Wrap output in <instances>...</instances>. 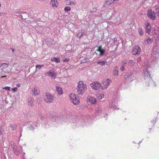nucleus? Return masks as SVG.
<instances>
[{"instance_id": "obj_48", "label": "nucleus", "mask_w": 159, "mask_h": 159, "mask_svg": "<svg viewBox=\"0 0 159 159\" xmlns=\"http://www.w3.org/2000/svg\"><path fill=\"white\" fill-rule=\"evenodd\" d=\"M16 85L17 87H19L20 86V84H16Z\"/></svg>"}, {"instance_id": "obj_49", "label": "nucleus", "mask_w": 159, "mask_h": 159, "mask_svg": "<svg viewBox=\"0 0 159 159\" xmlns=\"http://www.w3.org/2000/svg\"><path fill=\"white\" fill-rule=\"evenodd\" d=\"M11 50H12V52H14V51H15V50H14V49L12 48H11Z\"/></svg>"}, {"instance_id": "obj_56", "label": "nucleus", "mask_w": 159, "mask_h": 159, "mask_svg": "<svg viewBox=\"0 0 159 159\" xmlns=\"http://www.w3.org/2000/svg\"><path fill=\"white\" fill-rule=\"evenodd\" d=\"M1 3H0V7H1Z\"/></svg>"}, {"instance_id": "obj_12", "label": "nucleus", "mask_w": 159, "mask_h": 159, "mask_svg": "<svg viewBox=\"0 0 159 159\" xmlns=\"http://www.w3.org/2000/svg\"><path fill=\"white\" fill-rule=\"evenodd\" d=\"M145 30L146 32V34H149L151 30V26L149 23L148 22H146L145 24Z\"/></svg>"}, {"instance_id": "obj_6", "label": "nucleus", "mask_w": 159, "mask_h": 159, "mask_svg": "<svg viewBox=\"0 0 159 159\" xmlns=\"http://www.w3.org/2000/svg\"><path fill=\"white\" fill-rule=\"evenodd\" d=\"M101 84L98 81H94L90 84V86L93 89L97 90L101 87Z\"/></svg>"}, {"instance_id": "obj_50", "label": "nucleus", "mask_w": 159, "mask_h": 159, "mask_svg": "<svg viewBox=\"0 0 159 159\" xmlns=\"http://www.w3.org/2000/svg\"><path fill=\"white\" fill-rule=\"evenodd\" d=\"M154 35H157V32H154Z\"/></svg>"}, {"instance_id": "obj_27", "label": "nucleus", "mask_w": 159, "mask_h": 159, "mask_svg": "<svg viewBox=\"0 0 159 159\" xmlns=\"http://www.w3.org/2000/svg\"><path fill=\"white\" fill-rule=\"evenodd\" d=\"M138 32L139 34L141 36H143V29L142 28H139L138 30Z\"/></svg>"}, {"instance_id": "obj_18", "label": "nucleus", "mask_w": 159, "mask_h": 159, "mask_svg": "<svg viewBox=\"0 0 159 159\" xmlns=\"http://www.w3.org/2000/svg\"><path fill=\"white\" fill-rule=\"evenodd\" d=\"M50 4L52 7H57L58 5V3L57 1L55 0H51Z\"/></svg>"}, {"instance_id": "obj_43", "label": "nucleus", "mask_w": 159, "mask_h": 159, "mask_svg": "<svg viewBox=\"0 0 159 159\" xmlns=\"http://www.w3.org/2000/svg\"><path fill=\"white\" fill-rule=\"evenodd\" d=\"M113 42L115 43L117 40V39L116 38H114L113 39Z\"/></svg>"}, {"instance_id": "obj_3", "label": "nucleus", "mask_w": 159, "mask_h": 159, "mask_svg": "<svg viewBox=\"0 0 159 159\" xmlns=\"http://www.w3.org/2000/svg\"><path fill=\"white\" fill-rule=\"evenodd\" d=\"M70 100L73 104L75 105L78 104L79 102L78 97L75 93H71L69 95Z\"/></svg>"}, {"instance_id": "obj_36", "label": "nucleus", "mask_w": 159, "mask_h": 159, "mask_svg": "<svg viewBox=\"0 0 159 159\" xmlns=\"http://www.w3.org/2000/svg\"><path fill=\"white\" fill-rule=\"evenodd\" d=\"M113 73L114 76H117L118 75V71L116 70H115L113 71Z\"/></svg>"}, {"instance_id": "obj_10", "label": "nucleus", "mask_w": 159, "mask_h": 159, "mask_svg": "<svg viewBox=\"0 0 159 159\" xmlns=\"http://www.w3.org/2000/svg\"><path fill=\"white\" fill-rule=\"evenodd\" d=\"M125 78L129 81H131L134 79V77L131 72H128L126 74Z\"/></svg>"}, {"instance_id": "obj_59", "label": "nucleus", "mask_w": 159, "mask_h": 159, "mask_svg": "<svg viewBox=\"0 0 159 159\" xmlns=\"http://www.w3.org/2000/svg\"><path fill=\"white\" fill-rule=\"evenodd\" d=\"M133 143H135V142H133Z\"/></svg>"}, {"instance_id": "obj_8", "label": "nucleus", "mask_w": 159, "mask_h": 159, "mask_svg": "<svg viewBox=\"0 0 159 159\" xmlns=\"http://www.w3.org/2000/svg\"><path fill=\"white\" fill-rule=\"evenodd\" d=\"M111 82V80L107 79L105 80H103L102 82V85L101 86V89H104L107 88Z\"/></svg>"}, {"instance_id": "obj_20", "label": "nucleus", "mask_w": 159, "mask_h": 159, "mask_svg": "<svg viewBox=\"0 0 159 159\" xmlns=\"http://www.w3.org/2000/svg\"><path fill=\"white\" fill-rule=\"evenodd\" d=\"M56 90L59 94H62L63 93V91L61 88L59 86H56Z\"/></svg>"}, {"instance_id": "obj_52", "label": "nucleus", "mask_w": 159, "mask_h": 159, "mask_svg": "<svg viewBox=\"0 0 159 159\" xmlns=\"http://www.w3.org/2000/svg\"><path fill=\"white\" fill-rule=\"evenodd\" d=\"M158 31L159 33L158 34V37H159V28H158Z\"/></svg>"}, {"instance_id": "obj_37", "label": "nucleus", "mask_w": 159, "mask_h": 159, "mask_svg": "<svg viewBox=\"0 0 159 159\" xmlns=\"http://www.w3.org/2000/svg\"><path fill=\"white\" fill-rule=\"evenodd\" d=\"M43 65H37L35 67L36 68L40 69L41 68V67H43Z\"/></svg>"}, {"instance_id": "obj_17", "label": "nucleus", "mask_w": 159, "mask_h": 159, "mask_svg": "<svg viewBox=\"0 0 159 159\" xmlns=\"http://www.w3.org/2000/svg\"><path fill=\"white\" fill-rule=\"evenodd\" d=\"M32 93L33 95L36 96L39 94V91L38 90L37 88H34L32 89Z\"/></svg>"}, {"instance_id": "obj_33", "label": "nucleus", "mask_w": 159, "mask_h": 159, "mask_svg": "<svg viewBox=\"0 0 159 159\" xmlns=\"http://www.w3.org/2000/svg\"><path fill=\"white\" fill-rule=\"evenodd\" d=\"M101 112V109L100 108H97L96 110V112L97 113H100Z\"/></svg>"}, {"instance_id": "obj_25", "label": "nucleus", "mask_w": 159, "mask_h": 159, "mask_svg": "<svg viewBox=\"0 0 159 159\" xmlns=\"http://www.w3.org/2000/svg\"><path fill=\"white\" fill-rule=\"evenodd\" d=\"M8 66V64L6 63H3L2 64L1 67H0V68L1 67L2 69H4L7 68Z\"/></svg>"}, {"instance_id": "obj_57", "label": "nucleus", "mask_w": 159, "mask_h": 159, "mask_svg": "<svg viewBox=\"0 0 159 159\" xmlns=\"http://www.w3.org/2000/svg\"><path fill=\"white\" fill-rule=\"evenodd\" d=\"M5 77V76H2V77Z\"/></svg>"}, {"instance_id": "obj_40", "label": "nucleus", "mask_w": 159, "mask_h": 159, "mask_svg": "<svg viewBox=\"0 0 159 159\" xmlns=\"http://www.w3.org/2000/svg\"><path fill=\"white\" fill-rule=\"evenodd\" d=\"M2 89H3L7 90H9L10 89V87L8 86H7L4 87H3Z\"/></svg>"}, {"instance_id": "obj_46", "label": "nucleus", "mask_w": 159, "mask_h": 159, "mask_svg": "<svg viewBox=\"0 0 159 159\" xmlns=\"http://www.w3.org/2000/svg\"><path fill=\"white\" fill-rule=\"evenodd\" d=\"M141 60V58L140 57H139L137 60V61L138 62H139V61H140Z\"/></svg>"}, {"instance_id": "obj_5", "label": "nucleus", "mask_w": 159, "mask_h": 159, "mask_svg": "<svg viewBox=\"0 0 159 159\" xmlns=\"http://www.w3.org/2000/svg\"><path fill=\"white\" fill-rule=\"evenodd\" d=\"M54 99L52 95L49 93H47L46 94V97L45 98V101L48 103L52 102Z\"/></svg>"}, {"instance_id": "obj_58", "label": "nucleus", "mask_w": 159, "mask_h": 159, "mask_svg": "<svg viewBox=\"0 0 159 159\" xmlns=\"http://www.w3.org/2000/svg\"><path fill=\"white\" fill-rule=\"evenodd\" d=\"M13 143V142H12H12H11V144H12V143Z\"/></svg>"}, {"instance_id": "obj_53", "label": "nucleus", "mask_w": 159, "mask_h": 159, "mask_svg": "<svg viewBox=\"0 0 159 159\" xmlns=\"http://www.w3.org/2000/svg\"><path fill=\"white\" fill-rule=\"evenodd\" d=\"M146 85L147 86H149V83H147V84H146Z\"/></svg>"}, {"instance_id": "obj_11", "label": "nucleus", "mask_w": 159, "mask_h": 159, "mask_svg": "<svg viewBox=\"0 0 159 159\" xmlns=\"http://www.w3.org/2000/svg\"><path fill=\"white\" fill-rule=\"evenodd\" d=\"M153 53L154 57L156 59L159 58V49L157 47H155L153 48Z\"/></svg>"}, {"instance_id": "obj_15", "label": "nucleus", "mask_w": 159, "mask_h": 159, "mask_svg": "<svg viewBox=\"0 0 159 159\" xmlns=\"http://www.w3.org/2000/svg\"><path fill=\"white\" fill-rule=\"evenodd\" d=\"M113 3V2L112 0H107L104 4L103 7H107Z\"/></svg>"}, {"instance_id": "obj_51", "label": "nucleus", "mask_w": 159, "mask_h": 159, "mask_svg": "<svg viewBox=\"0 0 159 159\" xmlns=\"http://www.w3.org/2000/svg\"><path fill=\"white\" fill-rule=\"evenodd\" d=\"M151 122H152V123H155V121H154V120H153L152 121H151Z\"/></svg>"}, {"instance_id": "obj_44", "label": "nucleus", "mask_w": 159, "mask_h": 159, "mask_svg": "<svg viewBox=\"0 0 159 159\" xmlns=\"http://www.w3.org/2000/svg\"><path fill=\"white\" fill-rule=\"evenodd\" d=\"M17 88L16 87H15L14 88H12V89L13 91V92H14L15 91H16L17 89Z\"/></svg>"}, {"instance_id": "obj_41", "label": "nucleus", "mask_w": 159, "mask_h": 159, "mask_svg": "<svg viewBox=\"0 0 159 159\" xmlns=\"http://www.w3.org/2000/svg\"><path fill=\"white\" fill-rule=\"evenodd\" d=\"M97 47L98 48L96 49L97 51H98L100 50V49H102V46L101 45H100V46Z\"/></svg>"}, {"instance_id": "obj_16", "label": "nucleus", "mask_w": 159, "mask_h": 159, "mask_svg": "<svg viewBox=\"0 0 159 159\" xmlns=\"http://www.w3.org/2000/svg\"><path fill=\"white\" fill-rule=\"evenodd\" d=\"M89 102L92 104H95L96 102V99L93 97H89L88 98Z\"/></svg>"}, {"instance_id": "obj_24", "label": "nucleus", "mask_w": 159, "mask_h": 159, "mask_svg": "<svg viewBox=\"0 0 159 159\" xmlns=\"http://www.w3.org/2000/svg\"><path fill=\"white\" fill-rule=\"evenodd\" d=\"M97 97L99 100L102 99L104 97V95L102 93L98 94L97 95Z\"/></svg>"}, {"instance_id": "obj_32", "label": "nucleus", "mask_w": 159, "mask_h": 159, "mask_svg": "<svg viewBox=\"0 0 159 159\" xmlns=\"http://www.w3.org/2000/svg\"><path fill=\"white\" fill-rule=\"evenodd\" d=\"M71 8L70 7H66L64 8V10L65 12H67L68 11H70Z\"/></svg>"}, {"instance_id": "obj_19", "label": "nucleus", "mask_w": 159, "mask_h": 159, "mask_svg": "<svg viewBox=\"0 0 159 159\" xmlns=\"http://www.w3.org/2000/svg\"><path fill=\"white\" fill-rule=\"evenodd\" d=\"M65 3L67 5H75V3L71 1L70 0H66Z\"/></svg>"}, {"instance_id": "obj_35", "label": "nucleus", "mask_w": 159, "mask_h": 159, "mask_svg": "<svg viewBox=\"0 0 159 159\" xmlns=\"http://www.w3.org/2000/svg\"><path fill=\"white\" fill-rule=\"evenodd\" d=\"M155 9L156 11L158 14V16H159V7L158 6H156L155 7Z\"/></svg>"}, {"instance_id": "obj_47", "label": "nucleus", "mask_w": 159, "mask_h": 159, "mask_svg": "<svg viewBox=\"0 0 159 159\" xmlns=\"http://www.w3.org/2000/svg\"><path fill=\"white\" fill-rule=\"evenodd\" d=\"M2 133V129H0V135H1Z\"/></svg>"}, {"instance_id": "obj_21", "label": "nucleus", "mask_w": 159, "mask_h": 159, "mask_svg": "<svg viewBox=\"0 0 159 159\" xmlns=\"http://www.w3.org/2000/svg\"><path fill=\"white\" fill-rule=\"evenodd\" d=\"M105 51H106L105 49H101L100 50L98 51L97 52H100V54H99V55L100 56L102 57L104 54Z\"/></svg>"}, {"instance_id": "obj_34", "label": "nucleus", "mask_w": 159, "mask_h": 159, "mask_svg": "<svg viewBox=\"0 0 159 159\" xmlns=\"http://www.w3.org/2000/svg\"><path fill=\"white\" fill-rule=\"evenodd\" d=\"M120 69L121 71H124L125 69V66L121 65Z\"/></svg>"}, {"instance_id": "obj_28", "label": "nucleus", "mask_w": 159, "mask_h": 159, "mask_svg": "<svg viewBox=\"0 0 159 159\" xmlns=\"http://www.w3.org/2000/svg\"><path fill=\"white\" fill-rule=\"evenodd\" d=\"M110 107H111L113 110L118 109L119 108H117V107L116 106H114L112 104H110L109 105Z\"/></svg>"}, {"instance_id": "obj_2", "label": "nucleus", "mask_w": 159, "mask_h": 159, "mask_svg": "<svg viewBox=\"0 0 159 159\" xmlns=\"http://www.w3.org/2000/svg\"><path fill=\"white\" fill-rule=\"evenodd\" d=\"M143 74L144 76V79L145 80H148L150 83V85H152L153 87H155L156 86V84L155 82H154L151 79L150 77V74L149 71L147 69H146L143 72Z\"/></svg>"}, {"instance_id": "obj_39", "label": "nucleus", "mask_w": 159, "mask_h": 159, "mask_svg": "<svg viewBox=\"0 0 159 159\" xmlns=\"http://www.w3.org/2000/svg\"><path fill=\"white\" fill-rule=\"evenodd\" d=\"M70 60V59L68 58H66L63 59V62H66L69 61Z\"/></svg>"}, {"instance_id": "obj_1", "label": "nucleus", "mask_w": 159, "mask_h": 159, "mask_svg": "<svg viewBox=\"0 0 159 159\" xmlns=\"http://www.w3.org/2000/svg\"><path fill=\"white\" fill-rule=\"evenodd\" d=\"M87 85L82 81H80L78 83L76 89L79 95H83L86 90Z\"/></svg>"}, {"instance_id": "obj_9", "label": "nucleus", "mask_w": 159, "mask_h": 159, "mask_svg": "<svg viewBox=\"0 0 159 159\" xmlns=\"http://www.w3.org/2000/svg\"><path fill=\"white\" fill-rule=\"evenodd\" d=\"M141 49L140 48L138 45H135L132 54L133 55H139L140 54Z\"/></svg>"}, {"instance_id": "obj_22", "label": "nucleus", "mask_w": 159, "mask_h": 159, "mask_svg": "<svg viewBox=\"0 0 159 159\" xmlns=\"http://www.w3.org/2000/svg\"><path fill=\"white\" fill-rule=\"evenodd\" d=\"M51 60L52 61L56 62L58 63L60 62V60L59 58L56 57L52 58L51 59Z\"/></svg>"}, {"instance_id": "obj_45", "label": "nucleus", "mask_w": 159, "mask_h": 159, "mask_svg": "<svg viewBox=\"0 0 159 159\" xmlns=\"http://www.w3.org/2000/svg\"><path fill=\"white\" fill-rule=\"evenodd\" d=\"M34 125L36 127H37L38 126V123H37L36 122H35L34 123Z\"/></svg>"}, {"instance_id": "obj_4", "label": "nucleus", "mask_w": 159, "mask_h": 159, "mask_svg": "<svg viewBox=\"0 0 159 159\" xmlns=\"http://www.w3.org/2000/svg\"><path fill=\"white\" fill-rule=\"evenodd\" d=\"M147 15L148 17L150 20H155L156 18L155 12L152 10H148L147 11Z\"/></svg>"}, {"instance_id": "obj_55", "label": "nucleus", "mask_w": 159, "mask_h": 159, "mask_svg": "<svg viewBox=\"0 0 159 159\" xmlns=\"http://www.w3.org/2000/svg\"><path fill=\"white\" fill-rule=\"evenodd\" d=\"M23 155H25V152H24L23 153Z\"/></svg>"}, {"instance_id": "obj_30", "label": "nucleus", "mask_w": 159, "mask_h": 159, "mask_svg": "<svg viewBox=\"0 0 159 159\" xmlns=\"http://www.w3.org/2000/svg\"><path fill=\"white\" fill-rule=\"evenodd\" d=\"M28 128L29 130H33L34 129V125H30L28 126Z\"/></svg>"}, {"instance_id": "obj_54", "label": "nucleus", "mask_w": 159, "mask_h": 159, "mask_svg": "<svg viewBox=\"0 0 159 159\" xmlns=\"http://www.w3.org/2000/svg\"><path fill=\"white\" fill-rule=\"evenodd\" d=\"M142 142V141H140L139 142V144L140 143H141Z\"/></svg>"}, {"instance_id": "obj_7", "label": "nucleus", "mask_w": 159, "mask_h": 159, "mask_svg": "<svg viewBox=\"0 0 159 159\" xmlns=\"http://www.w3.org/2000/svg\"><path fill=\"white\" fill-rule=\"evenodd\" d=\"M11 148H13L14 154L17 156L20 155V150L22 151V147H21L19 148L17 146L12 145Z\"/></svg>"}, {"instance_id": "obj_23", "label": "nucleus", "mask_w": 159, "mask_h": 159, "mask_svg": "<svg viewBox=\"0 0 159 159\" xmlns=\"http://www.w3.org/2000/svg\"><path fill=\"white\" fill-rule=\"evenodd\" d=\"M128 64L129 66H134L135 64V62L132 60H130L129 61V62L128 63Z\"/></svg>"}, {"instance_id": "obj_42", "label": "nucleus", "mask_w": 159, "mask_h": 159, "mask_svg": "<svg viewBox=\"0 0 159 159\" xmlns=\"http://www.w3.org/2000/svg\"><path fill=\"white\" fill-rule=\"evenodd\" d=\"M83 35V33H82L81 34H80V33H78L77 35V36L79 38V39Z\"/></svg>"}, {"instance_id": "obj_29", "label": "nucleus", "mask_w": 159, "mask_h": 159, "mask_svg": "<svg viewBox=\"0 0 159 159\" xmlns=\"http://www.w3.org/2000/svg\"><path fill=\"white\" fill-rule=\"evenodd\" d=\"M28 102L29 105L32 106L33 104L32 99L30 98L28 99Z\"/></svg>"}, {"instance_id": "obj_38", "label": "nucleus", "mask_w": 159, "mask_h": 159, "mask_svg": "<svg viewBox=\"0 0 159 159\" xmlns=\"http://www.w3.org/2000/svg\"><path fill=\"white\" fill-rule=\"evenodd\" d=\"M126 63V60H124L122 61V63L121 65L125 66V65Z\"/></svg>"}, {"instance_id": "obj_13", "label": "nucleus", "mask_w": 159, "mask_h": 159, "mask_svg": "<svg viewBox=\"0 0 159 159\" xmlns=\"http://www.w3.org/2000/svg\"><path fill=\"white\" fill-rule=\"evenodd\" d=\"M46 74L49 76H51L54 78H55L57 75L56 73L54 72L52 70H49L47 72Z\"/></svg>"}, {"instance_id": "obj_14", "label": "nucleus", "mask_w": 159, "mask_h": 159, "mask_svg": "<svg viewBox=\"0 0 159 159\" xmlns=\"http://www.w3.org/2000/svg\"><path fill=\"white\" fill-rule=\"evenodd\" d=\"M153 39L152 38H150L149 37L146 38V39L144 41V43L147 44H150L153 41Z\"/></svg>"}, {"instance_id": "obj_31", "label": "nucleus", "mask_w": 159, "mask_h": 159, "mask_svg": "<svg viewBox=\"0 0 159 159\" xmlns=\"http://www.w3.org/2000/svg\"><path fill=\"white\" fill-rule=\"evenodd\" d=\"M9 127L11 128L12 130H15L16 127V125H10Z\"/></svg>"}, {"instance_id": "obj_26", "label": "nucleus", "mask_w": 159, "mask_h": 159, "mask_svg": "<svg viewBox=\"0 0 159 159\" xmlns=\"http://www.w3.org/2000/svg\"><path fill=\"white\" fill-rule=\"evenodd\" d=\"M97 63L98 64H100L101 66H103L107 64V62L106 61H98Z\"/></svg>"}]
</instances>
